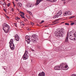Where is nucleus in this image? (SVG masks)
<instances>
[{
    "mask_svg": "<svg viewBox=\"0 0 76 76\" xmlns=\"http://www.w3.org/2000/svg\"><path fill=\"white\" fill-rule=\"evenodd\" d=\"M55 36L56 37H63L64 34V29L61 28V29L58 30L55 33Z\"/></svg>",
    "mask_w": 76,
    "mask_h": 76,
    "instance_id": "1",
    "label": "nucleus"
},
{
    "mask_svg": "<svg viewBox=\"0 0 76 76\" xmlns=\"http://www.w3.org/2000/svg\"><path fill=\"white\" fill-rule=\"evenodd\" d=\"M3 30H4V32L8 33L9 31L10 30V26L6 23H5L3 24Z\"/></svg>",
    "mask_w": 76,
    "mask_h": 76,
    "instance_id": "2",
    "label": "nucleus"
},
{
    "mask_svg": "<svg viewBox=\"0 0 76 76\" xmlns=\"http://www.w3.org/2000/svg\"><path fill=\"white\" fill-rule=\"evenodd\" d=\"M65 65V64L63 63L61 64L60 66L62 68V70H68L69 68L68 67V66L67 65H65L64 67V66Z\"/></svg>",
    "mask_w": 76,
    "mask_h": 76,
    "instance_id": "3",
    "label": "nucleus"
},
{
    "mask_svg": "<svg viewBox=\"0 0 76 76\" xmlns=\"http://www.w3.org/2000/svg\"><path fill=\"white\" fill-rule=\"evenodd\" d=\"M32 36L34 37V40L33 41V42H37L38 39H38V36L37 35H35V34H34L33 35H32Z\"/></svg>",
    "mask_w": 76,
    "mask_h": 76,
    "instance_id": "4",
    "label": "nucleus"
},
{
    "mask_svg": "<svg viewBox=\"0 0 76 76\" xmlns=\"http://www.w3.org/2000/svg\"><path fill=\"white\" fill-rule=\"evenodd\" d=\"M55 70H62V68L60 66H57L54 67Z\"/></svg>",
    "mask_w": 76,
    "mask_h": 76,
    "instance_id": "5",
    "label": "nucleus"
},
{
    "mask_svg": "<svg viewBox=\"0 0 76 76\" xmlns=\"http://www.w3.org/2000/svg\"><path fill=\"white\" fill-rule=\"evenodd\" d=\"M10 47L11 49L12 50H13L14 49H15V45L13 43L12 44H10Z\"/></svg>",
    "mask_w": 76,
    "mask_h": 76,
    "instance_id": "6",
    "label": "nucleus"
},
{
    "mask_svg": "<svg viewBox=\"0 0 76 76\" xmlns=\"http://www.w3.org/2000/svg\"><path fill=\"white\" fill-rule=\"evenodd\" d=\"M31 38L30 39H29V41H28V44H30V42L32 41V42H34V37H33L32 36V37H31Z\"/></svg>",
    "mask_w": 76,
    "mask_h": 76,
    "instance_id": "7",
    "label": "nucleus"
},
{
    "mask_svg": "<svg viewBox=\"0 0 76 76\" xmlns=\"http://www.w3.org/2000/svg\"><path fill=\"white\" fill-rule=\"evenodd\" d=\"M15 40L17 41H19V37L18 36V34H16L15 37Z\"/></svg>",
    "mask_w": 76,
    "mask_h": 76,
    "instance_id": "8",
    "label": "nucleus"
},
{
    "mask_svg": "<svg viewBox=\"0 0 76 76\" xmlns=\"http://www.w3.org/2000/svg\"><path fill=\"white\" fill-rule=\"evenodd\" d=\"M28 56H27V55H23L22 58L23 59V60H26L28 59Z\"/></svg>",
    "mask_w": 76,
    "mask_h": 76,
    "instance_id": "9",
    "label": "nucleus"
},
{
    "mask_svg": "<svg viewBox=\"0 0 76 76\" xmlns=\"http://www.w3.org/2000/svg\"><path fill=\"white\" fill-rule=\"evenodd\" d=\"M43 0H37L36 3L35 4L36 6L38 5L39 4V3L41 2V1H42Z\"/></svg>",
    "mask_w": 76,
    "mask_h": 76,
    "instance_id": "10",
    "label": "nucleus"
},
{
    "mask_svg": "<svg viewBox=\"0 0 76 76\" xmlns=\"http://www.w3.org/2000/svg\"><path fill=\"white\" fill-rule=\"evenodd\" d=\"M39 76H45V73L42 72L41 73H40L39 75Z\"/></svg>",
    "mask_w": 76,
    "mask_h": 76,
    "instance_id": "11",
    "label": "nucleus"
},
{
    "mask_svg": "<svg viewBox=\"0 0 76 76\" xmlns=\"http://www.w3.org/2000/svg\"><path fill=\"white\" fill-rule=\"evenodd\" d=\"M29 37L28 36H26V41L27 42V44L28 43V41H29Z\"/></svg>",
    "mask_w": 76,
    "mask_h": 76,
    "instance_id": "12",
    "label": "nucleus"
},
{
    "mask_svg": "<svg viewBox=\"0 0 76 76\" xmlns=\"http://www.w3.org/2000/svg\"><path fill=\"white\" fill-rule=\"evenodd\" d=\"M68 37H69V33H68L67 34V36H66V39H65V42H68Z\"/></svg>",
    "mask_w": 76,
    "mask_h": 76,
    "instance_id": "13",
    "label": "nucleus"
},
{
    "mask_svg": "<svg viewBox=\"0 0 76 76\" xmlns=\"http://www.w3.org/2000/svg\"><path fill=\"white\" fill-rule=\"evenodd\" d=\"M58 50L57 51L58 52H59L60 51H63V49H62L61 47L60 48H58Z\"/></svg>",
    "mask_w": 76,
    "mask_h": 76,
    "instance_id": "14",
    "label": "nucleus"
},
{
    "mask_svg": "<svg viewBox=\"0 0 76 76\" xmlns=\"http://www.w3.org/2000/svg\"><path fill=\"white\" fill-rule=\"evenodd\" d=\"M13 39H11L10 40V41L9 42L10 44H13Z\"/></svg>",
    "mask_w": 76,
    "mask_h": 76,
    "instance_id": "15",
    "label": "nucleus"
},
{
    "mask_svg": "<svg viewBox=\"0 0 76 76\" xmlns=\"http://www.w3.org/2000/svg\"><path fill=\"white\" fill-rule=\"evenodd\" d=\"M69 38L70 40H73V37L71 36V35L69 37Z\"/></svg>",
    "mask_w": 76,
    "mask_h": 76,
    "instance_id": "16",
    "label": "nucleus"
},
{
    "mask_svg": "<svg viewBox=\"0 0 76 76\" xmlns=\"http://www.w3.org/2000/svg\"><path fill=\"white\" fill-rule=\"evenodd\" d=\"M17 5L19 7H20L22 6V4L21 3H18L17 4Z\"/></svg>",
    "mask_w": 76,
    "mask_h": 76,
    "instance_id": "17",
    "label": "nucleus"
},
{
    "mask_svg": "<svg viewBox=\"0 0 76 76\" xmlns=\"http://www.w3.org/2000/svg\"><path fill=\"white\" fill-rule=\"evenodd\" d=\"M67 13L68 15H72V13L70 11H67Z\"/></svg>",
    "mask_w": 76,
    "mask_h": 76,
    "instance_id": "18",
    "label": "nucleus"
},
{
    "mask_svg": "<svg viewBox=\"0 0 76 76\" xmlns=\"http://www.w3.org/2000/svg\"><path fill=\"white\" fill-rule=\"evenodd\" d=\"M28 51H27V50H26L24 55L27 56V54H28Z\"/></svg>",
    "mask_w": 76,
    "mask_h": 76,
    "instance_id": "19",
    "label": "nucleus"
},
{
    "mask_svg": "<svg viewBox=\"0 0 76 76\" xmlns=\"http://www.w3.org/2000/svg\"><path fill=\"white\" fill-rule=\"evenodd\" d=\"M72 34H73V32H72V31H70L69 32V36H70V35H71V36H72V35H73Z\"/></svg>",
    "mask_w": 76,
    "mask_h": 76,
    "instance_id": "20",
    "label": "nucleus"
},
{
    "mask_svg": "<svg viewBox=\"0 0 76 76\" xmlns=\"http://www.w3.org/2000/svg\"><path fill=\"white\" fill-rule=\"evenodd\" d=\"M20 16L21 17V18L24 19H25V16H24V15H20Z\"/></svg>",
    "mask_w": 76,
    "mask_h": 76,
    "instance_id": "21",
    "label": "nucleus"
},
{
    "mask_svg": "<svg viewBox=\"0 0 76 76\" xmlns=\"http://www.w3.org/2000/svg\"><path fill=\"white\" fill-rule=\"evenodd\" d=\"M58 13L59 14V15H61L62 14V12L61 11H59L58 12Z\"/></svg>",
    "mask_w": 76,
    "mask_h": 76,
    "instance_id": "22",
    "label": "nucleus"
},
{
    "mask_svg": "<svg viewBox=\"0 0 76 76\" xmlns=\"http://www.w3.org/2000/svg\"><path fill=\"white\" fill-rule=\"evenodd\" d=\"M67 15V11L64 14V16H66Z\"/></svg>",
    "mask_w": 76,
    "mask_h": 76,
    "instance_id": "23",
    "label": "nucleus"
},
{
    "mask_svg": "<svg viewBox=\"0 0 76 76\" xmlns=\"http://www.w3.org/2000/svg\"><path fill=\"white\" fill-rule=\"evenodd\" d=\"M15 19L16 20H18L19 19H20V18H19L18 17H17L15 18Z\"/></svg>",
    "mask_w": 76,
    "mask_h": 76,
    "instance_id": "24",
    "label": "nucleus"
},
{
    "mask_svg": "<svg viewBox=\"0 0 76 76\" xmlns=\"http://www.w3.org/2000/svg\"><path fill=\"white\" fill-rule=\"evenodd\" d=\"M73 35H74V37H75V38H76V32H75V33L73 34Z\"/></svg>",
    "mask_w": 76,
    "mask_h": 76,
    "instance_id": "25",
    "label": "nucleus"
},
{
    "mask_svg": "<svg viewBox=\"0 0 76 76\" xmlns=\"http://www.w3.org/2000/svg\"><path fill=\"white\" fill-rule=\"evenodd\" d=\"M54 18H58V15H56L54 17Z\"/></svg>",
    "mask_w": 76,
    "mask_h": 76,
    "instance_id": "26",
    "label": "nucleus"
},
{
    "mask_svg": "<svg viewBox=\"0 0 76 76\" xmlns=\"http://www.w3.org/2000/svg\"><path fill=\"white\" fill-rule=\"evenodd\" d=\"M33 6H34V5H32V4H31V5L28 6V7H33Z\"/></svg>",
    "mask_w": 76,
    "mask_h": 76,
    "instance_id": "27",
    "label": "nucleus"
},
{
    "mask_svg": "<svg viewBox=\"0 0 76 76\" xmlns=\"http://www.w3.org/2000/svg\"><path fill=\"white\" fill-rule=\"evenodd\" d=\"M73 25H75V23H70V25L71 26Z\"/></svg>",
    "mask_w": 76,
    "mask_h": 76,
    "instance_id": "28",
    "label": "nucleus"
},
{
    "mask_svg": "<svg viewBox=\"0 0 76 76\" xmlns=\"http://www.w3.org/2000/svg\"><path fill=\"white\" fill-rule=\"evenodd\" d=\"M43 22H44V20H42L41 21V22L40 23V24H41V23H42Z\"/></svg>",
    "mask_w": 76,
    "mask_h": 76,
    "instance_id": "29",
    "label": "nucleus"
},
{
    "mask_svg": "<svg viewBox=\"0 0 76 76\" xmlns=\"http://www.w3.org/2000/svg\"><path fill=\"white\" fill-rule=\"evenodd\" d=\"M10 5V3H8V4H7V6H9V7Z\"/></svg>",
    "mask_w": 76,
    "mask_h": 76,
    "instance_id": "30",
    "label": "nucleus"
},
{
    "mask_svg": "<svg viewBox=\"0 0 76 76\" xmlns=\"http://www.w3.org/2000/svg\"><path fill=\"white\" fill-rule=\"evenodd\" d=\"M65 24L66 25H68V26H69V23H65Z\"/></svg>",
    "mask_w": 76,
    "mask_h": 76,
    "instance_id": "31",
    "label": "nucleus"
},
{
    "mask_svg": "<svg viewBox=\"0 0 76 76\" xmlns=\"http://www.w3.org/2000/svg\"><path fill=\"white\" fill-rule=\"evenodd\" d=\"M75 18V16H72V17H70L69 18V19H72V18Z\"/></svg>",
    "mask_w": 76,
    "mask_h": 76,
    "instance_id": "32",
    "label": "nucleus"
},
{
    "mask_svg": "<svg viewBox=\"0 0 76 76\" xmlns=\"http://www.w3.org/2000/svg\"><path fill=\"white\" fill-rule=\"evenodd\" d=\"M57 0H52V2H55Z\"/></svg>",
    "mask_w": 76,
    "mask_h": 76,
    "instance_id": "33",
    "label": "nucleus"
},
{
    "mask_svg": "<svg viewBox=\"0 0 76 76\" xmlns=\"http://www.w3.org/2000/svg\"><path fill=\"white\" fill-rule=\"evenodd\" d=\"M21 14L22 15H25V13L23 12H22Z\"/></svg>",
    "mask_w": 76,
    "mask_h": 76,
    "instance_id": "34",
    "label": "nucleus"
},
{
    "mask_svg": "<svg viewBox=\"0 0 76 76\" xmlns=\"http://www.w3.org/2000/svg\"><path fill=\"white\" fill-rule=\"evenodd\" d=\"M56 15H57V16H58V17H59V16H60L61 15H59V14H58V12L56 14Z\"/></svg>",
    "mask_w": 76,
    "mask_h": 76,
    "instance_id": "35",
    "label": "nucleus"
},
{
    "mask_svg": "<svg viewBox=\"0 0 76 76\" xmlns=\"http://www.w3.org/2000/svg\"><path fill=\"white\" fill-rule=\"evenodd\" d=\"M31 24L32 25H34V23L31 22Z\"/></svg>",
    "mask_w": 76,
    "mask_h": 76,
    "instance_id": "36",
    "label": "nucleus"
},
{
    "mask_svg": "<svg viewBox=\"0 0 76 76\" xmlns=\"http://www.w3.org/2000/svg\"><path fill=\"white\" fill-rule=\"evenodd\" d=\"M58 23H59V22H57L55 23V25H56V24H58Z\"/></svg>",
    "mask_w": 76,
    "mask_h": 76,
    "instance_id": "37",
    "label": "nucleus"
},
{
    "mask_svg": "<svg viewBox=\"0 0 76 76\" xmlns=\"http://www.w3.org/2000/svg\"><path fill=\"white\" fill-rule=\"evenodd\" d=\"M60 20V19H57L56 20H55L56 21V22H57V21H58V20Z\"/></svg>",
    "mask_w": 76,
    "mask_h": 76,
    "instance_id": "38",
    "label": "nucleus"
},
{
    "mask_svg": "<svg viewBox=\"0 0 76 76\" xmlns=\"http://www.w3.org/2000/svg\"><path fill=\"white\" fill-rule=\"evenodd\" d=\"M38 49H41V47L39 46V47H38Z\"/></svg>",
    "mask_w": 76,
    "mask_h": 76,
    "instance_id": "39",
    "label": "nucleus"
},
{
    "mask_svg": "<svg viewBox=\"0 0 76 76\" xmlns=\"http://www.w3.org/2000/svg\"><path fill=\"white\" fill-rule=\"evenodd\" d=\"M72 76H76V75L75 74H72Z\"/></svg>",
    "mask_w": 76,
    "mask_h": 76,
    "instance_id": "40",
    "label": "nucleus"
},
{
    "mask_svg": "<svg viewBox=\"0 0 76 76\" xmlns=\"http://www.w3.org/2000/svg\"><path fill=\"white\" fill-rule=\"evenodd\" d=\"M11 10L13 12V11H14V9L13 8H12V10Z\"/></svg>",
    "mask_w": 76,
    "mask_h": 76,
    "instance_id": "41",
    "label": "nucleus"
},
{
    "mask_svg": "<svg viewBox=\"0 0 76 76\" xmlns=\"http://www.w3.org/2000/svg\"><path fill=\"white\" fill-rule=\"evenodd\" d=\"M49 1H50L51 2H52V0H48Z\"/></svg>",
    "mask_w": 76,
    "mask_h": 76,
    "instance_id": "42",
    "label": "nucleus"
},
{
    "mask_svg": "<svg viewBox=\"0 0 76 76\" xmlns=\"http://www.w3.org/2000/svg\"><path fill=\"white\" fill-rule=\"evenodd\" d=\"M29 13L31 15H32V13H31V12H29Z\"/></svg>",
    "mask_w": 76,
    "mask_h": 76,
    "instance_id": "43",
    "label": "nucleus"
},
{
    "mask_svg": "<svg viewBox=\"0 0 76 76\" xmlns=\"http://www.w3.org/2000/svg\"><path fill=\"white\" fill-rule=\"evenodd\" d=\"M7 18L8 19H9V17L7 16Z\"/></svg>",
    "mask_w": 76,
    "mask_h": 76,
    "instance_id": "44",
    "label": "nucleus"
},
{
    "mask_svg": "<svg viewBox=\"0 0 76 76\" xmlns=\"http://www.w3.org/2000/svg\"><path fill=\"white\" fill-rule=\"evenodd\" d=\"M4 10L5 12H6V10L5 9H4Z\"/></svg>",
    "mask_w": 76,
    "mask_h": 76,
    "instance_id": "45",
    "label": "nucleus"
},
{
    "mask_svg": "<svg viewBox=\"0 0 76 76\" xmlns=\"http://www.w3.org/2000/svg\"><path fill=\"white\" fill-rule=\"evenodd\" d=\"M14 24L15 25V26H17L16 25V23H14Z\"/></svg>",
    "mask_w": 76,
    "mask_h": 76,
    "instance_id": "46",
    "label": "nucleus"
},
{
    "mask_svg": "<svg viewBox=\"0 0 76 76\" xmlns=\"http://www.w3.org/2000/svg\"><path fill=\"white\" fill-rule=\"evenodd\" d=\"M27 30L28 31H30V30H31V29H30V28H28Z\"/></svg>",
    "mask_w": 76,
    "mask_h": 76,
    "instance_id": "47",
    "label": "nucleus"
},
{
    "mask_svg": "<svg viewBox=\"0 0 76 76\" xmlns=\"http://www.w3.org/2000/svg\"><path fill=\"white\" fill-rule=\"evenodd\" d=\"M5 6H6V5H7V4H6V3H5Z\"/></svg>",
    "mask_w": 76,
    "mask_h": 76,
    "instance_id": "48",
    "label": "nucleus"
},
{
    "mask_svg": "<svg viewBox=\"0 0 76 76\" xmlns=\"http://www.w3.org/2000/svg\"><path fill=\"white\" fill-rule=\"evenodd\" d=\"M52 25H55V23H53L52 24Z\"/></svg>",
    "mask_w": 76,
    "mask_h": 76,
    "instance_id": "49",
    "label": "nucleus"
},
{
    "mask_svg": "<svg viewBox=\"0 0 76 76\" xmlns=\"http://www.w3.org/2000/svg\"><path fill=\"white\" fill-rule=\"evenodd\" d=\"M56 20H55V21H54V22H53V23H54V22H56Z\"/></svg>",
    "mask_w": 76,
    "mask_h": 76,
    "instance_id": "50",
    "label": "nucleus"
},
{
    "mask_svg": "<svg viewBox=\"0 0 76 76\" xmlns=\"http://www.w3.org/2000/svg\"><path fill=\"white\" fill-rule=\"evenodd\" d=\"M2 4L3 5V6H4L3 5H4L5 4L3 3V4Z\"/></svg>",
    "mask_w": 76,
    "mask_h": 76,
    "instance_id": "51",
    "label": "nucleus"
},
{
    "mask_svg": "<svg viewBox=\"0 0 76 76\" xmlns=\"http://www.w3.org/2000/svg\"><path fill=\"white\" fill-rule=\"evenodd\" d=\"M22 12H21V11H20V13H22Z\"/></svg>",
    "mask_w": 76,
    "mask_h": 76,
    "instance_id": "52",
    "label": "nucleus"
},
{
    "mask_svg": "<svg viewBox=\"0 0 76 76\" xmlns=\"http://www.w3.org/2000/svg\"><path fill=\"white\" fill-rule=\"evenodd\" d=\"M14 7H15V4H14Z\"/></svg>",
    "mask_w": 76,
    "mask_h": 76,
    "instance_id": "53",
    "label": "nucleus"
},
{
    "mask_svg": "<svg viewBox=\"0 0 76 76\" xmlns=\"http://www.w3.org/2000/svg\"><path fill=\"white\" fill-rule=\"evenodd\" d=\"M62 1H66V0H61Z\"/></svg>",
    "mask_w": 76,
    "mask_h": 76,
    "instance_id": "54",
    "label": "nucleus"
},
{
    "mask_svg": "<svg viewBox=\"0 0 76 76\" xmlns=\"http://www.w3.org/2000/svg\"><path fill=\"white\" fill-rule=\"evenodd\" d=\"M12 3H13V4H15L14 3V2H12Z\"/></svg>",
    "mask_w": 76,
    "mask_h": 76,
    "instance_id": "55",
    "label": "nucleus"
},
{
    "mask_svg": "<svg viewBox=\"0 0 76 76\" xmlns=\"http://www.w3.org/2000/svg\"><path fill=\"white\" fill-rule=\"evenodd\" d=\"M75 24H76V21H75Z\"/></svg>",
    "mask_w": 76,
    "mask_h": 76,
    "instance_id": "56",
    "label": "nucleus"
},
{
    "mask_svg": "<svg viewBox=\"0 0 76 76\" xmlns=\"http://www.w3.org/2000/svg\"><path fill=\"white\" fill-rule=\"evenodd\" d=\"M17 10H18V11H19V10L18 9H17Z\"/></svg>",
    "mask_w": 76,
    "mask_h": 76,
    "instance_id": "57",
    "label": "nucleus"
},
{
    "mask_svg": "<svg viewBox=\"0 0 76 76\" xmlns=\"http://www.w3.org/2000/svg\"><path fill=\"white\" fill-rule=\"evenodd\" d=\"M29 12H30V11H28V13H29Z\"/></svg>",
    "mask_w": 76,
    "mask_h": 76,
    "instance_id": "58",
    "label": "nucleus"
},
{
    "mask_svg": "<svg viewBox=\"0 0 76 76\" xmlns=\"http://www.w3.org/2000/svg\"><path fill=\"white\" fill-rule=\"evenodd\" d=\"M15 0V1H18V0Z\"/></svg>",
    "mask_w": 76,
    "mask_h": 76,
    "instance_id": "59",
    "label": "nucleus"
},
{
    "mask_svg": "<svg viewBox=\"0 0 76 76\" xmlns=\"http://www.w3.org/2000/svg\"><path fill=\"white\" fill-rule=\"evenodd\" d=\"M37 25V26H39V25L38 24Z\"/></svg>",
    "mask_w": 76,
    "mask_h": 76,
    "instance_id": "60",
    "label": "nucleus"
},
{
    "mask_svg": "<svg viewBox=\"0 0 76 76\" xmlns=\"http://www.w3.org/2000/svg\"><path fill=\"white\" fill-rule=\"evenodd\" d=\"M74 39L75 40V38H74Z\"/></svg>",
    "mask_w": 76,
    "mask_h": 76,
    "instance_id": "61",
    "label": "nucleus"
},
{
    "mask_svg": "<svg viewBox=\"0 0 76 76\" xmlns=\"http://www.w3.org/2000/svg\"><path fill=\"white\" fill-rule=\"evenodd\" d=\"M20 23H22V22H20Z\"/></svg>",
    "mask_w": 76,
    "mask_h": 76,
    "instance_id": "62",
    "label": "nucleus"
},
{
    "mask_svg": "<svg viewBox=\"0 0 76 76\" xmlns=\"http://www.w3.org/2000/svg\"><path fill=\"white\" fill-rule=\"evenodd\" d=\"M5 16H6V17H7V15H6Z\"/></svg>",
    "mask_w": 76,
    "mask_h": 76,
    "instance_id": "63",
    "label": "nucleus"
},
{
    "mask_svg": "<svg viewBox=\"0 0 76 76\" xmlns=\"http://www.w3.org/2000/svg\"><path fill=\"white\" fill-rule=\"evenodd\" d=\"M62 23H64V22H62Z\"/></svg>",
    "mask_w": 76,
    "mask_h": 76,
    "instance_id": "64",
    "label": "nucleus"
}]
</instances>
